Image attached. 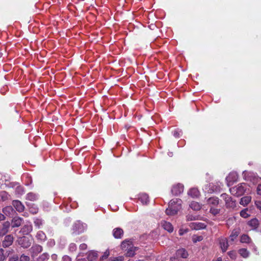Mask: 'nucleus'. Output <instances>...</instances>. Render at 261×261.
<instances>
[{
	"label": "nucleus",
	"mask_w": 261,
	"mask_h": 261,
	"mask_svg": "<svg viewBox=\"0 0 261 261\" xmlns=\"http://www.w3.org/2000/svg\"><path fill=\"white\" fill-rule=\"evenodd\" d=\"M188 195L193 198L197 197L199 195V192L196 188H192L188 192Z\"/></svg>",
	"instance_id": "29"
},
{
	"label": "nucleus",
	"mask_w": 261,
	"mask_h": 261,
	"mask_svg": "<svg viewBox=\"0 0 261 261\" xmlns=\"http://www.w3.org/2000/svg\"><path fill=\"white\" fill-rule=\"evenodd\" d=\"M113 235L116 239H121L123 235V230L120 228H116L113 229Z\"/></svg>",
	"instance_id": "18"
},
{
	"label": "nucleus",
	"mask_w": 261,
	"mask_h": 261,
	"mask_svg": "<svg viewBox=\"0 0 261 261\" xmlns=\"http://www.w3.org/2000/svg\"><path fill=\"white\" fill-rule=\"evenodd\" d=\"M22 219L19 217H14L12 221V226L13 227H18L21 225Z\"/></svg>",
	"instance_id": "22"
},
{
	"label": "nucleus",
	"mask_w": 261,
	"mask_h": 261,
	"mask_svg": "<svg viewBox=\"0 0 261 261\" xmlns=\"http://www.w3.org/2000/svg\"><path fill=\"white\" fill-rule=\"evenodd\" d=\"M261 223H259V220L254 218L247 222V225L251 228V230L258 231L260 227Z\"/></svg>",
	"instance_id": "7"
},
{
	"label": "nucleus",
	"mask_w": 261,
	"mask_h": 261,
	"mask_svg": "<svg viewBox=\"0 0 261 261\" xmlns=\"http://www.w3.org/2000/svg\"><path fill=\"white\" fill-rule=\"evenodd\" d=\"M28 206H29L30 212L33 214H36L37 213L38 211V208L37 206L34 204H27Z\"/></svg>",
	"instance_id": "32"
},
{
	"label": "nucleus",
	"mask_w": 261,
	"mask_h": 261,
	"mask_svg": "<svg viewBox=\"0 0 261 261\" xmlns=\"http://www.w3.org/2000/svg\"><path fill=\"white\" fill-rule=\"evenodd\" d=\"M182 132L180 130L176 129L173 132V136L176 138H178L181 135Z\"/></svg>",
	"instance_id": "45"
},
{
	"label": "nucleus",
	"mask_w": 261,
	"mask_h": 261,
	"mask_svg": "<svg viewBox=\"0 0 261 261\" xmlns=\"http://www.w3.org/2000/svg\"><path fill=\"white\" fill-rule=\"evenodd\" d=\"M29 260H30V257L27 255L22 254L20 257V261H29Z\"/></svg>",
	"instance_id": "48"
},
{
	"label": "nucleus",
	"mask_w": 261,
	"mask_h": 261,
	"mask_svg": "<svg viewBox=\"0 0 261 261\" xmlns=\"http://www.w3.org/2000/svg\"><path fill=\"white\" fill-rule=\"evenodd\" d=\"M208 204L211 207H215L218 205L219 203V199L217 197H212L208 198L207 200Z\"/></svg>",
	"instance_id": "20"
},
{
	"label": "nucleus",
	"mask_w": 261,
	"mask_h": 261,
	"mask_svg": "<svg viewBox=\"0 0 261 261\" xmlns=\"http://www.w3.org/2000/svg\"><path fill=\"white\" fill-rule=\"evenodd\" d=\"M33 230V227L30 222L27 223L21 229L20 232L23 235H27Z\"/></svg>",
	"instance_id": "11"
},
{
	"label": "nucleus",
	"mask_w": 261,
	"mask_h": 261,
	"mask_svg": "<svg viewBox=\"0 0 261 261\" xmlns=\"http://www.w3.org/2000/svg\"><path fill=\"white\" fill-rule=\"evenodd\" d=\"M179 233L180 235H182L184 232H182V230L181 229H180L179 231Z\"/></svg>",
	"instance_id": "63"
},
{
	"label": "nucleus",
	"mask_w": 261,
	"mask_h": 261,
	"mask_svg": "<svg viewBox=\"0 0 261 261\" xmlns=\"http://www.w3.org/2000/svg\"><path fill=\"white\" fill-rule=\"evenodd\" d=\"M13 211H14V210H13L12 207L11 206H6L3 209V212L6 215H7V216H9V215H11L13 213Z\"/></svg>",
	"instance_id": "34"
},
{
	"label": "nucleus",
	"mask_w": 261,
	"mask_h": 261,
	"mask_svg": "<svg viewBox=\"0 0 261 261\" xmlns=\"http://www.w3.org/2000/svg\"><path fill=\"white\" fill-rule=\"evenodd\" d=\"M42 250L43 247L38 244L33 245L30 249V254L33 258L37 256L39 253L42 251Z\"/></svg>",
	"instance_id": "6"
},
{
	"label": "nucleus",
	"mask_w": 261,
	"mask_h": 261,
	"mask_svg": "<svg viewBox=\"0 0 261 261\" xmlns=\"http://www.w3.org/2000/svg\"><path fill=\"white\" fill-rule=\"evenodd\" d=\"M255 204L257 208V209L260 211L261 213V201L257 200L255 202Z\"/></svg>",
	"instance_id": "50"
},
{
	"label": "nucleus",
	"mask_w": 261,
	"mask_h": 261,
	"mask_svg": "<svg viewBox=\"0 0 261 261\" xmlns=\"http://www.w3.org/2000/svg\"><path fill=\"white\" fill-rule=\"evenodd\" d=\"M248 174L249 175V177H248V179L246 178V180H249L250 181H252V179L251 178V176H250V174H249V173Z\"/></svg>",
	"instance_id": "62"
},
{
	"label": "nucleus",
	"mask_w": 261,
	"mask_h": 261,
	"mask_svg": "<svg viewBox=\"0 0 261 261\" xmlns=\"http://www.w3.org/2000/svg\"><path fill=\"white\" fill-rule=\"evenodd\" d=\"M239 253L244 258H247L250 254L249 252L246 248H242L239 250Z\"/></svg>",
	"instance_id": "31"
},
{
	"label": "nucleus",
	"mask_w": 261,
	"mask_h": 261,
	"mask_svg": "<svg viewBox=\"0 0 261 261\" xmlns=\"http://www.w3.org/2000/svg\"><path fill=\"white\" fill-rule=\"evenodd\" d=\"M5 216L0 213V221L5 220Z\"/></svg>",
	"instance_id": "59"
},
{
	"label": "nucleus",
	"mask_w": 261,
	"mask_h": 261,
	"mask_svg": "<svg viewBox=\"0 0 261 261\" xmlns=\"http://www.w3.org/2000/svg\"><path fill=\"white\" fill-rule=\"evenodd\" d=\"M251 197L250 196H244L241 198L240 203L243 206H246L251 201Z\"/></svg>",
	"instance_id": "27"
},
{
	"label": "nucleus",
	"mask_w": 261,
	"mask_h": 261,
	"mask_svg": "<svg viewBox=\"0 0 261 261\" xmlns=\"http://www.w3.org/2000/svg\"><path fill=\"white\" fill-rule=\"evenodd\" d=\"M36 237L39 242H45L46 240L45 233L42 231H38L37 232Z\"/></svg>",
	"instance_id": "21"
},
{
	"label": "nucleus",
	"mask_w": 261,
	"mask_h": 261,
	"mask_svg": "<svg viewBox=\"0 0 261 261\" xmlns=\"http://www.w3.org/2000/svg\"><path fill=\"white\" fill-rule=\"evenodd\" d=\"M249 174H250V176H251V177H253L252 181L253 182L257 181L258 177L255 174H254L253 173H249Z\"/></svg>",
	"instance_id": "49"
},
{
	"label": "nucleus",
	"mask_w": 261,
	"mask_h": 261,
	"mask_svg": "<svg viewBox=\"0 0 261 261\" xmlns=\"http://www.w3.org/2000/svg\"><path fill=\"white\" fill-rule=\"evenodd\" d=\"M220 208H216L215 207L211 206L210 210V212L214 216L218 215L220 212Z\"/></svg>",
	"instance_id": "37"
},
{
	"label": "nucleus",
	"mask_w": 261,
	"mask_h": 261,
	"mask_svg": "<svg viewBox=\"0 0 261 261\" xmlns=\"http://www.w3.org/2000/svg\"><path fill=\"white\" fill-rule=\"evenodd\" d=\"M110 255V252L109 250H107L103 254L101 257L100 259L101 260H103L106 259Z\"/></svg>",
	"instance_id": "46"
},
{
	"label": "nucleus",
	"mask_w": 261,
	"mask_h": 261,
	"mask_svg": "<svg viewBox=\"0 0 261 261\" xmlns=\"http://www.w3.org/2000/svg\"><path fill=\"white\" fill-rule=\"evenodd\" d=\"M252 246L253 247V251H254V252H255L256 254H258V252H257V250L256 247L254 244L252 245Z\"/></svg>",
	"instance_id": "56"
},
{
	"label": "nucleus",
	"mask_w": 261,
	"mask_h": 261,
	"mask_svg": "<svg viewBox=\"0 0 261 261\" xmlns=\"http://www.w3.org/2000/svg\"><path fill=\"white\" fill-rule=\"evenodd\" d=\"M76 261H87L85 258L77 259Z\"/></svg>",
	"instance_id": "61"
},
{
	"label": "nucleus",
	"mask_w": 261,
	"mask_h": 261,
	"mask_svg": "<svg viewBox=\"0 0 261 261\" xmlns=\"http://www.w3.org/2000/svg\"><path fill=\"white\" fill-rule=\"evenodd\" d=\"M248 186L245 183H241L229 189L230 193L236 197L241 196L246 192Z\"/></svg>",
	"instance_id": "2"
},
{
	"label": "nucleus",
	"mask_w": 261,
	"mask_h": 261,
	"mask_svg": "<svg viewBox=\"0 0 261 261\" xmlns=\"http://www.w3.org/2000/svg\"><path fill=\"white\" fill-rule=\"evenodd\" d=\"M190 207L194 211H198L201 208V204L196 201H192L190 204Z\"/></svg>",
	"instance_id": "24"
},
{
	"label": "nucleus",
	"mask_w": 261,
	"mask_h": 261,
	"mask_svg": "<svg viewBox=\"0 0 261 261\" xmlns=\"http://www.w3.org/2000/svg\"><path fill=\"white\" fill-rule=\"evenodd\" d=\"M9 195L6 191H2L0 192V200L5 201L9 198Z\"/></svg>",
	"instance_id": "36"
},
{
	"label": "nucleus",
	"mask_w": 261,
	"mask_h": 261,
	"mask_svg": "<svg viewBox=\"0 0 261 261\" xmlns=\"http://www.w3.org/2000/svg\"><path fill=\"white\" fill-rule=\"evenodd\" d=\"M38 199V195L35 193H32V192L28 193L26 196V199L32 201H36Z\"/></svg>",
	"instance_id": "25"
},
{
	"label": "nucleus",
	"mask_w": 261,
	"mask_h": 261,
	"mask_svg": "<svg viewBox=\"0 0 261 261\" xmlns=\"http://www.w3.org/2000/svg\"><path fill=\"white\" fill-rule=\"evenodd\" d=\"M220 197L224 200L227 208L233 210L236 207V201L226 193L222 194Z\"/></svg>",
	"instance_id": "3"
},
{
	"label": "nucleus",
	"mask_w": 261,
	"mask_h": 261,
	"mask_svg": "<svg viewBox=\"0 0 261 261\" xmlns=\"http://www.w3.org/2000/svg\"><path fill=\"white\" fill-rule=\"evenodd\" d=\"M213 261H222L221 257H218L217 260Z\"/></svg>",
	"instance_id": "64"
},
{
	"label": "nucleus",
	"mask_w": 261,
	"mask_h": 261,
	"mask_svg": "<svg viewBox=\"0 0 261 261\" xmlns=\"http://www.w3.org/2000/svg\"><path fill=\"white\" fill-rule=\"evenodd\" d=\"M198 219V216L188 214L186 216V220L188 221H193Z\"/></svg>",
	"instance_id": "42"
},
{
	"label": "nucleus",
	"mask_w": 261,
	"mask_h": 261,
	"mask_svg": "<svg viewBox=\"0 0 261 261\" xmlns=\"http://www.w3.org/2000/svg\"><path fill=\"white\" fill-rule=\"evenodd\" d=\"M182 201L178 198H174L170 200L168 207L166 210V214L168 216H173L181 208Z\"/></svg>",
	"instance_id": "1"
},
{
	"label": "nucleus",
	"mask_w": 261,
	"mask_h": 261,
	"mask_svg": "<svg viewBox=\"0 0 261 261\" xmlns=\"http://www.w3.org/2000/svg\"><path fill=\"white\" fill-rule=\"evenodd\" d=\"M33 239L32 236H23L18 238L16 242L19 245L23 248H28L31 246Z\"/></svg>",
	"instance_id": "4"
},
{
	"label": "nucleus",
	"mask_w": 261,
	"mask_h": 261,
	"mask_svg": "<svg viewBox=\"0 0 261 261\" xmlns=\"http://www.w3.org/2000/svg\"><path fill=\"white\" fill-rule=\"evenodd\" d=\"M34 222L35 226L37 227L38 228L43 224V220L39 218L35 219Z\"/></svg>",
	"instance_id": "40"
},
{
	"label": "nucleus",
	"mask_w": 261,
	"mask_h": 261,
	"mask_svg": "<svg viewBox=\"0 0 261 261\" xmlns=\"http://www.w3.org/2000/svg\"><path fill=\"white\" fill-rule=\"evenodd\" d=\"M189 254L187 250L184 248L178 249L176 252V256L177 257H180L183 258L188 257Z\"/></svg>",
	"instance_id": "17"
},
{
	"label": "nucleus",
	"mask_w": 261,
	"mask_h": 261,
	"mask_svg": "<svg viewBox=\"0 0 261 261\" xmlns=\"http://www.w3.org/2000/svg\"><path fill=\"white\" fill-rule=\"evenodd\" d=\"M63 261H71V259L68 256L65 255L63 257Z\"/></svg>",
	"instance_id": "55"
},
{
	"label": "nucleus",
	"mask_w": 261,
	"mask_h": 261,
	"mask_svg": "<svg viewBox=\"0 0 261 261\" xmlns=\"http://www.w3.org/2000/svg\"><path fill=\"white\" fill-rule=\"evenodd\" d=\"M68 248L70 252H74L76 250V245L74 243H71Z\"/></svg>",
	"instance_id": "44"
},
{
	"label": "nucleus",
	"mask_w": 261,
	"mask_h": 261,
	"mask_svg": "<svg viewBox=\"0 0 261 261\" xmlns=\"http://www.w3.org/2000/svg\"><path fill=\"white\" fill-rule=\"evenodd\" d=\"M251 241L250 238L247 234H244L241 236L240 242L243 243H249Z\"/></svg>",
	"instance_id": "35"
},
{
	"label": "nucleus",
	"mask_w": 261,
	"mask_h": 261,
	"mask_svg": "<svg viewBox=\"0 0 261 261\" xmlns=\"http://www.w3.org/2000/svg\"><path fill=\"white\" fill-rule=\"evenodd\" d=\"M219 244L222 251L225 252L228 247V242L226 238H221L219 239Z\"/></svg>",
	"instance_id": "14"
},
{
	"label": "nucleus",
	"mask_w": 261,
	"mask_h": 261,
	"mask_svg": "<svg viewBox=\"0 0 261 261\" xmlns=\"http://www.w3.org/2000/svg\"><path fill=\"white\" fill-rule=\"evenodd\" d=\"M87 248V244L83 243L80 245V249L81 250H86Z\"/></svg>",
	"instance_id": "52"
},
{
	"label": "nucleus",
	"mask_w": 261,
	"mask_h": 261,
	"mask_svg": "<svg viewBox=\"0 0 261 261\" xmlns=\"http://www.w3.org/2000/svg\"><path fill=\"white\" fill-rule=\"evenodd\" d=\"M51 259L54 260H55L57 259V255L56 254H53L51 255Z\"/></svg>",
	"instance_id": "57"
},
{
	"label": "nucleus",
	"mask_w": 261,
	"mask_h": 261,
	"mask_svg": "<svg viewBox=\"0 0 261 261\" xmlns=\"http://www.w3.org/2000/svg\"><path fill=\"white\" fill-rule=\"evenodd\" d=\"M12 205L16 210L19 213L22 212L24 210V206L19 200H13Z\"/></svg>",
	"instance_id": "13"
},
{
	"label": "nucleus",
	"mask_w": 261,
	"mask_h": 261,
	"mask_svg": "<svg viewBox=\"0 0 261 261\" xmlns=\"http://www.w3.org/2000/svg\"><path fill=\"white\" fill-rule=\"evenodd\" d=\"M202 240V236H199L197 238V239L195 241H194V242H196V241H201V240Z\"/></svg>",
	"instance_id": "60"
},
{
	"label": "nucleus",
	"mask_w": 261,
	"mask_h": 261,
	"mask_svg": "<svg viewBox=\"0 0 261 261\" xmlns=\"http://www.w3.org/2000/svg\"><path fill=\"white\" fill-rule=\"evenodd\" d=\"M49 255L47 253H43L37 258V261H45L47 259Z\"/></svg>",
	"instance_id": "38"
},
{
	"label": "nucleus",
	"mask_w": 261,
	"mask_h": 261,
	"mask_svg": "<svg viewBox=\"0 0 261 261\" xmlns=\"http://www.w3.org/2000/svg\"><path fill=\"white\" fill-rule=\"evenodd\" d=\"M5 251L3 249L1 248L0 249V260L1 261H4L7 259V257L8 256L7 254L6 253H4Z\"/></svg>",
	"instance_id": "39"
},
{
	"label": "nucleus",
	"mask_w": 261,
	"mask_h": 261,
	"mask_svg": "<svg viewBox=\"0 0 261 261\" xmlns=\"http://www.w3.org/2000/svg\"><path fill=\"white\" fill-rule=\"evenodd\" d=\"M16 192L19 194H22L24 193V190L22 187L18 186L16 189Z\"/></svg>",
	"instance_id": "47"
},
{
	"label": "nucleus",
	"mask_w": 261,
	"mask_h": 261,
	"mask_svg": "<svg viewBox=\"0 0 261 261\" xmlns=\"http://www.w3.org/2000/svg\"><path fill=\"white\" fill-rule=\"evenodd\" d=\"M136 250H137L136 247H135L133 246H130V247L126 250H127V252L126 253V256H129V257L133 256L135 254V251Z\"/></svg>",
	"instance_id": "30"
},
{
	"label": "nucleus",
	"mask_w": 261,
	"mask_h": 261,
	"mask_svg": "<svg viewBox=\"0 0 261 261\" xmlns=\"http://www.w3.org/2000/svg\"><path fill=\"white\" fill-rule=\"evenodd\" d=\"M161 225L163 228L169 232H172L173 230V227L171 223L166 221H162L161 222Z\"/></svg>",
	"instance_id": "16"
},
{
	"label": "nucleus",
	"mask_w": 261,
	"mask_h": 261,
	"mask_svg": "<svg viewBox=\"0 0 261 261\" xmlns=\"http://www.w3.org/2000/svg\"><path fill=\"white\" fill-rule=\"evenodd\" d=\"M184 189V187L183 185L177 184L172 187L171 192L173 195L177 196L183 192Z\"/></svg>",
	"instance_id": "8"
},
{
	"label": "nucleus",
	"mask_w": 261,
	"mask_h": 261,
	"mask_svg": "<svg viewBox=\"0 0 261 261\" xmlns=\"http://www.w3.org/2000/svg\"><path fill=\"white\" fill-rule=\"evenodd\" d=\"M86 226L80 221L75 222L72 226L73 233L75 234L81 233L85 230Z\"/></svg>",
	"instance_id": "5"
},
{
	"label": "nucleus",
	"mask_w": 261,
	"mask_h": 261,
	"mask_svg": "<svg viewBox=\"0 0 261 261\" xmlns=\"http://www.w3.org/2000/svg\"><path fill=\"white\" fill-rule=\"evenodd\" d=\"M98 256L97 253L95 251H90L88 254L87 258L88 261H93L95 260Z\"/></svg>",
	"instance_id": "28"
},
{
	"label": "nucleus",
	"mask_w": 261,
	"mask_h": 261,
	"mask_svg": "<svg viewBox=\"0 0 261 261\" xmlns=\"http://www.w3.org/2000/svg\"><path fill=\"white\" fill-rule=\"evenodd\" d=\"M189 225L192 229L195 230H200L206 227V225L204 223L198 222H191Z\"/></svg>",
	"instance_id": "12"
},
{
	"label": "nucleus",
	"mask_w": 261,
	"mask_h": 261,
	"mask_svg": "<svg viewBox=\"0 0 261 261\" xmlns=\"http://www.w3.org/2000/svg\"><path fill=\"white\" fill-rule=\"evenodd\" d=\"M139 199L143 204H146L149 201V197L148 195L145 193L140 194Z\"/></svg>",
	"instance_id": "26"
},
{
	"label": "nucleus",
	"mask_w": 261,
	"mask_h": 261,
	"mask_svg": "<svg viewBox=\"0 0 261 261\" xmlns=\"http://www.w3.org/2000/svg\"><path fill=\"white\" fill-rule=\"evenodd\" d=\"M216 185H214L213 183L209 184V187L211 188L208 191L210 193L218 192L220 190L221 186H222V183L217 182Z\"/></svg>",
	"instance_id": "19"
},
{
	"label": "nucleus",
	"mask_w": 261,
	"mask_h": 261,
	"mask_svg": "<svg viewBox=\"0 0 261 261\" xmlns=\"http://www.w3.org/2000/svg\"><path fill=\"white\" fill-rule=\"evenodd\" d=\"M257 193L258 195H261V184L258 185L257 189H256Z\"/></svg>",
	"instance_id": "54"
},
{
	"label": "nucleus",
	"mask_w": 261,
	"mask_h": 261,
	"mask_svg": "<svg viewBox=\"0 0 261 261\" xmlns=\"http://www.w3.org/2000/svg\"><path fill=\"white\" fill-rule=\"evenodd\" d=\"M228 255L232 259H235L237 256V253L234 251H231L228 252Z\"/></svg>",
	"instance_id": "43"
},
{
	"label": "nucleus",
	"mask_w": 261,
	"mask_h": 261,
	"mask_svg": "<svg viewBox=\"0 0 261 261\" xmlns=\"http://www.w3.org/2000/svg\"><path fill=\"white\" fill-rule=\"evenodd\" d=\"M248 208H245L242 210L240 212V216L244 218H247L249 215L247 213Z\"/></svg>",
	"instance_id": "41"
},
{
	"label": "nucleus",
	"mask_w": 261,
	"mask_h": 261,
	"mask_svg": "<svg viewBox=\"0 0 261 261\" xmlns=\"http://www.w3.org/2000/svg\"><path fill=\"white\" fill-rule=\"evenodd\" d=\"M10 224L9 221L5 222L3 224V227L0 229V236L2 237L6 234L9 230Z\"/></svg>",
	"instance_id": "15"
},
{
	"label": "nucleus",
	"mask_w": 261,
	"mask_h": 261,
	"mask_svg": "<svg viewBox=\"0 0 261 261\" xmlns=\"http://www.w3.org/2000/svg\"><path fill=\"white\" fill-rule=\"evenodd\" d=\"M18 258L17 255H14L9 259V261H18Z\"/></svg>",
	"instance_id": "51"
},
{
	"label": "nucleus",
	"mask_w": 261,
	"mask_h": 261,
	"mask_svg": "<svg viewBox=\"0 0 261 261\" xmlns=\"http://www.w3.org/2000/svg\"><path fill=\"white\" fill-rule=\"evenodd\" d=\"M170 261H181V260H179L177 257H172L170 259Z\"/></svg>",
	"instance_id": "58"
},
{
	"label": "nucleus",
	"mask_w": 261,
	"mask_h": 261,
	"mask_svg": "<svg viewBox=\"0 0 261 261\" xmlns=\"http://www.w3.org/2000/svg\"><path fill=\"white\" fill-rule=\"evenodd\" d=\"M240 234V231L237 229H233L229 237V242H233Z\"/></svg>",
	"instance_id": "23"
},
{
	"label": "nucleus",
	"mask_w": 261,
	"mask_h": 261,
	"mask_svg": "<svg viewBox=\"0 0 261 261\" xmlns=\"http://www.w3.org/2000/svg\"><path fill=\"white\" fill-rule=\"evenodd\" d=\"M113 259L116 261H123V257L122 256L113 257Z\"/></svg>",
	"instance_id": "53"
},
{
	"label": "nucleus",
	"mask_w": 261,
	"mask_h": 261,
	"mask_svg": "<svg viewBox=\"0 0 261 261\" xmlns=\"http://www.w3.org/2000/svg\"><path fill=\"white\" fill-rule=\"evenodd\" d=\"M238 175L236 172H231L226 177L227 185L229 186L231 184L238 180Z\"/></svg>",
	"instance_id": "9"
},
{
	"label": "nucleus",
	"mask_w": 261,
	"mask_h": 261,
	"mask_svg": "<svg viewBox=\"0 0 261 261\" xmlns=\"http://www.w3.org/2000/svg\"><path fill=\"white\" fill-rule=\"evenodd\" d=\"M132 245V242L129 241L125 240L121 243V247L122 249L126 250L128 249Z\"/></svg>",
	"instance_id": "33"
},
{
	"label": "nucleus",
	"mask_w": 261,
	"mask_h": 261,
	"mask_svg": "<svg viewBox=\"0 0 261 261\" xmlns=\"http://www.w3.org/2000/svg\"><path fill=\"white\" fill-rule=\"evenodd\" d=\"M14 240L13 237L11 234L7 235L5 238L4 241L2 242V245L4 247L6 248L11 246Z\"/></svg>",
	"instance_id": "10"
}]
</instances>
